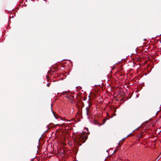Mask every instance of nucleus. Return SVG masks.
Here are the masks:
<instances>
[{
    "label": "nucleus",
    "instance_id": "obj_12",
    "mask_svg": "<svg viewBox=\"0 0 161 161\" xmlns=\"http://www.w3.org/2000/svg\"><path fill=\"white\" fill-rule=\"evenodd\" d=\"M130 135H131V133H130V135H128L127 136H129Z\"/></svg>",
    "mask_w": 161,
    "mask_h": 161
},
{
    "label": "nucleus",
    "instance_id": "obj_4",
    "mask_svg": "<svg viewBox=\"0 0 161 161\" xmlns=\"http://www.w3.org/2000/svg\"><path fill=\"white\" fill-rule=\"evenodd\" d=\"M94 124L95 125H98L99 126H100L101 125V124L98 123V122L97 121H94Z\"/></svg>",
    "mask_w": 161,
    "mask_h": 161
},
{
    "label": "nucleus",
    "instance_id": "obj_8",
    "mask_svg": "<svg viewBox=\"0 0 161 161\" xmlns=\"http://www.w3.org/2000/svg\"><path fill=\"white\" fill-rule=\"evenodd\" d=\"M74 97L73 96L71 95V99H69L70 100H74L73 98Z\"/></svg>",
    "mask_w": 161,
    "mask_h": 161
},
{
    "label": "nucleus",
    "instance_id": "obj_9",
    "mask_svg": "<svg viewBox=\"0 0 161 161\" xmlns=\"http://www.w3.org/2000/svg\"><path fill=\"white\" fill-rule=\"evenodd\" d=\"M70 101L71 103H73L74 102V100H70Z\"/></svg>",
    "mask_w": 161,
    "mask_h": 161
},
{
    "label": "nucleus",
    "instance_id": "obj_11",
    "mask_svg": "<svg viewBox=\"0 0 161 161\" xmlns=\"http://www.w3.org/2000/svg\"><path fill=\"white\" fill-rule=\"evenodd\" d=\"M116 112V109H114V115H116V114H115V113Z\"/></svg>",
    "mask_w": 161,
    "mask_h": 161
},
{
    "label": "nucleus",
    "instance_id": "obj_6",
    "mask_svg": "<svg viewBox=\"0 0 161 161\" xmlns=\"http://www.w3.org/2000/svg\"><path fill=\"white\" fill-rule=\"evenodd\" d=\"M123 141H122V142H121V141H120L119 142V145H120V144H122L123 143V142H124V140H125V139H123Z\"/></svg>",
    "mask_w": 161,
    "mask_h": 161
},
{
    "label": "nucleus",
    "instance_id": "obj_2",
    "mask_svg": "<svg viewBox=\"0 0 161 161\" xmlns=\"http://www.w3.org/2000/svg\"><path fill=\"white\" fill-rule=\"evenodd\" d=\"M86 115L89 116L91 114V111H90V108L89 106L86 107Z\"/></svg>",
    "mask_w": 161,
    "mask_h": 161
},
{
    "label": "nucleus",
    "instance_id": "obj_1",
    "mask_svg": "<svg viewBox=\"0 0 161 161\" xmlns=\"http://www.w3.org/2000/svg\"><path fill=\"white\" fill-rule=\"evenodd\" d=\"M87 137L86 136H80L79 138L78 141L80 142H82V143H84Z\"/></svg>",
    "mask_w": 161,
    "mask_h": 161
},
{
    "label": "nucleus",
    "instance_id": "obj_5",
    "mask_svg": "<svg viewBox=\"0 0 161 161\" xmlns=\"http://www.w3.org/2000/svg\"><path fill=\"white\" fill-rule=\"evenodd\" d=\"M65 97L67 99H71V95L67 94L65 96Z\"/></svg>",
    "mask_w": 161,
    "mask_h": 161
},
{
    "label": "nucleus",
    "instance_id": "obj_7",
    "mask_svg": "<svg viewBox=\"0 0 161 161\" xmlns=\"http://www.w3.org/2000/svg\"><path fill=\"white\" fill-rule=\"evenodd\" d=\"M107 119H104L103 120V124H104V123H105V121H106V120H107Z\"/></svg>",
    "mask_w": 161,
    "mask_h": 161
},
{
    "label": "nucleus",
    "instance_id": "obj_3",
    "mask_svg": "<svg viewBox=\"0 0 161 161\" xmlns=\"http://www.w3.org/2000/svg\"><path fill=\"white\" fill-rule=\"evenodd\" d=\"M53 114L54 115V117L57 119H58V118H60L61 119V117L60 116H58L56 114H55L54 112L53 111Z\"/></svg>",
    "mask_w": 161,
    "mask_h": 161
},
{
    "label": "nucleus",
    "instance_id": "obj_10",
    "mask_svg": "<svg viewBox=\"0 0 161 161\" xmlns=\"http://www.w3.org/2000/svg\"><path fill=\"white\" fill-rule=\"evenodd\" d=\"M51 83H48L47 84V86H48V87H49L50 86V85Z\"/></svg>",
    "mask_w": 161,
    "mask_h": 161
}]
</instances>
